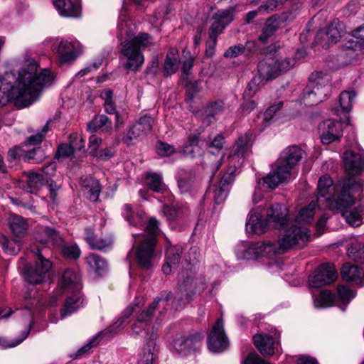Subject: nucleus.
<instances>
[{"instance_id":"nucleus-30","label":"nucleus","mask_w":364,"mask_h":364,"mask_svg":"<svg viewBox=\"0 0 364 364\" xmlns=\"http://www.w3.org/2000/svg\"><path fill=\"white\" fill-rule=\"evenodd\" d=\"M85 146L82 138L77 134H73L70 136V143L62 144L58 149V154L60 156L68 157L75 151H80Z\"/></svg>"},{"instance_id":"nucleus-10","label":"nucleus","mask_w":364,"mask_h":364,"mask_svg":"<svg viewBox=\"0 0 364 364\" xmlns=\"http://www.w3.org/2000/svg\"><path fill=\"white\" fill-rule=\"evenodd\" d=\"M154 119L147 115L141 117L136 124L132 125L123 138V142L132 146L141 137L146 136L152 129Z\"/></svg>"},{"instance_id":"nucleus-37","label":"nucleus","mask_w":364,"mask_h":364,"mask_svg":"<svg viewBox=\"0 0 364 364\" xmlns=\"http://www.w3.org/2000/svg\"><path fill=\"white\" fill-rule=\"evenodd\" d=\"M322 205L323 204L318 202L317 200L316 201H311L308 205L299 210L294 223L298 225L309 223L313 218L316 210Z\"/></svg>"},{"instance_id":"nucleus-51","label":"nucleus","mask_w":364,"mask_h":364,"mask_svg":"<svg viewBox=\"0 0 364 364\" xmlns=\"http://www.w3.org/2000/svg\"><path fill=\"white\" fill-rule=\"evenodd\" d=\"M334 299L333 295L327 290H323L314 299V305L317 308L331 306Z\"/></svg>"},{"instance_id":"nucleus-22","label":"nucleus","mask_w":364,"mask_h":364,"mask_svg":"<svg viewBox=\"0 0 364 364\" xmlns=\"http://www.w3.org/2000/svg\"><path fill=\"white\" fill-rule=\"evenodd\" d=\"M53 5L63 17L77 18L81 16V7L77 1L53 0Z\"/></svg>"},{"instance_id":"nucleus-9","label":"nucleus","mask_w":364,"mask_h":364,"mask_svg":"<svg viewBox=\"0 0 364 364\" xmlns=\"http://www.w3.org/2000/svg\"><path fill=\"white\" fill-rule=\"evenodd\" d=\"M274 244L269 240L262 242L246 243L240 245L237 250V256L239 259H255L259 257L275 255Z\"/></svg>"},{"instance_id":"nucleus-54","label":"nucleus","mask_w":364,"mask_h":364,"mask_svg":"<svg viewBox=\"0 0 364 364\" xmlns=\"http://www.w3.org/2000/svg\"><path fill=\"white\" fill-rule=\"evenodd\" d=\"M112 92H101V97L105 100V112L109 114H115L116 126H118L119 124V114L116 111V107L112 102Z\"/></svg>"},{"instance_id":"nucleus-62","label":"nucleus","mask_w":364,"mask_h":364,"mask_svg":"<svg viewBox=\"0 0 364 364\" xmlns=\"http://www.w3.org/2000/svg\"><path fill=\"white\" fill-rule=\"evenodd\" d=\"M318 92H303L301 100L306 106H313L319 104L322 100L317 97Z\"/></svg>"},{"instance_id":"nucleus-33","label":"nucleus","mask_w":364,"mask_h":364,"mask_svg":"<svg viewBox=\"0 0 364 364\" xmlns=\"http://www.w3.org/2000/svg\"><path fill=\"white\" fill-rule=\"evenodd\" d=\"M82 186L85 194L90 201L95 202L98 200L102 188L97 179L86 177L82 180Z\"/></svg>"},{"instance_id":"nucleus-52","label":"nucleus","mask_w":364,"mask_h":364,"mask_svg":"<svg viewBox=\"0 0 364 364\" xmlns=\"http://www.w3.org/2000/svg\"><path fill=\"white\" fill-rule=\"evenodd\" d=\"M349 257L358 262L364 261V245L353 242L350 244L347 250Z\"/></svg>"},{"instance_id":"nucleus-24","label":"nucleus","mask_w":364,"mask_h":364,"mask_svg":"<svg viewBox=\"0 0 364 364\" xmlns=\"http://www.w3.org/2000/svg\"><path fill=\"white\" fill-rule=\"evenodd\" d=\"M157 339V333H152L148 335L143 357L138 364H153V362L157 358L159 353Z\"/></svg>"},{"instance_id":"nucleus-11","label":"nucleus","mask_w":364,"mask_h":364,"mask_svg":"<svg viewBox=\"0 0 364 364\" xmlns=\"http://www.w3.org/2000/svg\"><path fill=\"white\" fill-rule=\"evenodd\" d=\"M288 171L279 164H277L266 176L257 182L258 188L263 191H269L276 188L279 184L287 181L290 178Z\"/></svg>"},{"instance_id":"nucleus-50","label":"nucleus","mask_w":364,"mask_h":364,"mask_svg":"<svg viewBox=\"0 0 364 364\" xmlns=\"http://www.w3.org/2000/svg\"><path fill=\"white\" fill-rule=\"evenodd\" d=\"M337 292L339 301L338 306L342 311H345L346 306L355 297V294L354 291L343 285L338 287Z\"/></svg>"},{"instance_id":"nucleus-45","label":"nucleus","mask_w":364,"mask_h":364,"mask_svg":"<svg viewBox=\"0 0 364 364\" xmlns=\"http://www.w3.org/2000/svg\"><path fill=\"white\" fill-rule=\"evenodd\" d=\"M223 107L224 104L222 101L210 104L200 115L203 124L209 125L215 116L223 110Z\"/></svg>"},{"instance_id":"nucleus-1","label":"nucleus","mask_w":364,"mask_h":364,"mask_svg":"<svg viewBox=\"0 0 364 364\" xmlns=\"http://www.w3.org/2000/svg\"><path fill=\"white\" fill-rule=\"evenodd\" d=\"M38 68L32 60L17 75L11 71L4 72L0 75V91H42L49 87L54 80L53 74L47 69L38 73Z\"/></svg>"},{"instance_id":"nucleus-28","label":"nucleus","mask_w":364,"mask_h":364,"mask_svg":"<svg viewBox=\"0 0 364 364\" xmlns=\"http://www.w3.org/2000/svg\"><path fill=\"white\" fill-rule=\"evenodd\" d=\"M203 338L200 333H195L188 336H178L173 342V347L178 353H183L193 349L194 346Z\"/></svg>"},{"instance_id":"nucleus-40","label":"nucleus","mask_w":364,"mask_h":364,"mask_svg":"<svg viewBox=\"0 0 364 364\" xmlns=\"http://www.w3.org/2000/svg\"><path fill=\"white\" fill-rule=\"evenodd\" d=\"M180 60L178 50L175 48H171L168 52L164 65V72L166 76L174 74L179 65Z\"/></svg>"},{"instance_id":"nucleus-4","label":"nucleus","mask_w":364,"mask_h":364,"mask_svg":"<svg viewBox=\"0 0 364 364\" xmlns=\"http://www.w3.org/2000/svg\"><path fill=\"white\" fill-rule=\"evenodd\" d=\"M152 45V38L145 33L122 41L120 44V59L123 61L124 68L132 71L140 68L144 62L141 50Z\"/></svg>"},{"instance_id":"nucleus-8","label":"nucleus","mask_w":364,"mask_h":364,"mask_svg":"<svg viewBox=\"0 0 364 364\" xmlns=\"http://www.w3.org/2000/svg\"><path fill=\"white\" fill-rule=\"evenodd\" d=\"M52 50L57 55L60 64L73 63L83 52L82 46L76 39L62 38L52 45Z\"/></svg>"},{"instance_id":"nucleus-48","label":"nucleus","mask_w":364,"mask_h":364,"mask_svg":"<svg viewBox=\"0 0 364 364\" xmlns=\"http://www.w3.org/2000/svg\"><path fill=\"white\" fill-rule=\"evenodd\" d=\"M309 81L311 89L321 90L325 88L328 84L329 76L321 72H314L309 75Z\"/></svg>"},{"instance_id":"nucleus-36","label":"nucleus","mask_w":364,"mask_h":364,"mask_svg":"<svg viewBox=\"0 0 364 364\" xmlns=\"http://www.w3.org/2000/svg\"><path fill=\"white\" fill-rule=\"evenodd\" d=\"M279 26V22L277 17L276 16L269 17L264 23L258 40L263 44L267 43L269 38L274 34Z\"/></svg>"},{"instance_id":"nucleus-5","label":"nucleus","mask_w":364,"mask_h":364,"mask_svg":"<svg viewBox=\"0 0 364 364\" xmlns=\"http://www.w3.org/2000/svg\"><path fill=\"white\" fill-rule=\"evenodd\" d=\"M287 212V222L283 228H278L284 230V234L279 235L277 242L274 244V255L282 254L294 247H303L309 240L310 235L306 228L299 226L296 223L289 221Z\"/></svg>"},{"instance_id":"nucleus-2","label":"nucleus","mask_w":364,"mask_h":364,"mask_svg":"<svg viewBox=\"0 0 364 364\" xmlns=\"http://www.w3.org/2000/svg\"><path fill=\"white\" fill-rule=\"evenodd\" d=\"M317 200L331 210L343 209L353 201V195L363 190V181L357 178L348 177L337 187L328 176H321L318 182Z\"/></svg>"},{"instance_id":"nucleus-38","label":"nucleus","mask_w":364,"mask_h":364,"mask_svg":"<svg viewBox=\"0 0 364 364\" xmlns=\"http://www.w3.org/2000/svg\"><path fill=\"white\" fill-rule=\"evenodd\" d=\"M341 37V32L333 23L328 26L326 30L321 29L318 31L315 37V43H318L326 39L328 43H336Z\"/></svg>"},{"instance_id":"nucleus-16","label":"nucleus","mask_w":364,"mask_h":364,"mask_svg":"<svg viewBox=\"0 0 364 364\" xmlns=\"http://www.w3.org/2000/svg\"><path fill=\"white\" fill-rule=\"evenodd\" d=\"M305 152L297 146H290L283 150L277 161L291 175L293 168L303 158Z\"/></svg>"},{"instance_id":"nucleus-46","label":"nucleus","mask_w":364,"mask_h":364,"mask_svg":"<svg viewBox=\"0 0 364 364\" xmlns=\"http://www.w3.org/2000/svg\"><path fill=\"white\" fill-rule=\"evenodd\" d=\"M361 31H364V28L360 27L354 30L349 38H346L344 47L348 50H361L363 48V41L362 40Z\"/></svg>"},{"instance_id":"nucleus-60","label":"nucleus","mask_w":364,"mask_h":364,"mask_svg":"<svg viewBox=\"0 0 364 364\" xmlns=\"http://www.w3.org/2000/svg\"><path fill=\"white\" fill-rule=\"evenodd\" d=\"M146 184L153 191L158 192L159 191V175L154 173H147Z\"/></svg>"},{"instance_id":"nucleus-19","label":"nucleus","mask_w":364,"mask_h":364,"mask_svg":"<svg viewBox=\"0 0 364 364\" xmlns=\"http://www.w3.org/2000/svg\"><path fill=\"white\" fill-rule=\"evenodd\" d=\"M279 338V335L275 332L274 335L257 334L254 336L253 341L255 346L262 355H272L278 345Z\"/></svg>"},{"instance_id":"nucleus-15","label":"nucleus","mask_w":364,"mask_h":364,"mask_svg":"<svg viewBox=\"0 0 364 364\" xmlns=\"http://www.w3.org/2000/svg\"><path fill=\"white\" fill-rule=\"evenodd\" d=\"M196 281L192 271L186 272V277L183 279L180 284L181 296L184 298L178 297L173 301V307L176 310L183 309L189 301L193 295L196 294Z\"/></svg>"},{"instance_id":"nucleus-26","label":"nucleus","mask_w":364,"mask_h":364,"mask_svg":"<svg viewBox=\"0 0 364 364\" xmlns=\"http://www.w3.org/2000/svg\"><path fill=\"white\" fill-rule=\"evenodd\" d=\"M213 22L210 28V34H215V37L232 21V12L228 10H221L215 13L213 16Z\"/></svg>"},{"instance_id":"nucleus-49","label":"nucleus","mask_w":364,"mask_h":364,"mask_svg":"<svg viewBox=\"0 0 364 364\" xmlns=\"http://www.w3.org/2000/svg\"><path fill=\"white\" fill-rule=\"evenodd\" d=\"M199 139L195 134H191L188 141L183 145V151L184 154L190 157H195L200 154V146H198Z\"/></svg>"},{"instance_id":"nucleus-34","label":"nucleus","mask_w":364,"mask_h":364,"mask_svg":"<svg viewBox=\"0 0 364 364\" xmlns=\"http://www.w3.org/2000/svg\"><path fill=\"white\" fill-rule=\"evenodd\" d=\"M164 215L168 220H178L189 213L188 208L186 205L181 203H174L171 205H164Z\"/></svg>"},{"instance_id":"nucleus-29","label":"nucleus","mask_w":364,"mask_h":364,"mask_svg":"<svg viewBox=\"0 0 364 364\" xmlns=\"http://www.w3.org/2000/svg\"><path fill=\"white\" fill-rule=\"evenodd\" d=\"M343 280L353 282L356 284H364V273L358 267L350 263L344 264L341 269Z\"/></svg>"},{"instance_id":"nucleus-63","label":"nucleus","mask_w":364,"mask_h":364,"mask_svg":"<svg viewBox=\"0 0 364 364\" xmlns=\"http://www.w3.org/2000/svg\"><path fill=\"white\" fill-rule=\"evenodd\" d=\"M296 63L294 58H286L283 60H277V68L278 69V75L282 73L289 70Z\"/></svg>"},{"instance_id":"nucleus-43","label":"nucleus","mask_w":364,"mask_h":364,"mask_svg":"<svg viewBox=\"0 0 364 364\" xmlns=\"http://www.w3.org/2000/svg\"><path fill=\"white\" fill-rule=\"evenodd\" d=\"M85 240L90 245L92 249L103 250L104 248L110 246L112 244L111 237L96 238L92 229H86Z\"/></svg>"},{"instance_id":"nucleus-53","label":"nucleus","mask_w":364,"mask_h":364,"mask_svg":"<svg viewBox=\"0 0 364 364\" xmlns=\"http://www.w3.org/2000/svg\"><path fill=\"white\" fill-rule=\"evenodd\" d=\"M0 245L4 251L9 255L17 254L21 248V245L17 241H10L4 235H0Z\"/></svg>"},{"instance_id":"nucleus-31","label":"nucleus","mask_w":364,"mask_h":364,"mask_svg":"<svg viewBox=\"0 0 364 364\" xmlns=\"http://www.w3.org/2000/svg\"><path fill=\"white\" fill-rule=\"evenodd\" d=\"M26 182L23 183L21 188L30 193H36L45 184L46 178L43 174L36 172L25 173Z\"/></svg>"},{"instance_id":"nucleus-42","label":"nucleus","mask_w":364,"mask_h":364,"mask_svg":"<svg viewBox=\"0 0 364 364\" xmlns=\"http://www.w3.org/2000/svg\"><path fill=\"white\" fill-rule=\"evenodd\" d=\"M9 225L16 237H21L26 232L28 224L26 220L17 215H11L9 219Z\"/></svg>"},{"instance_id":"nucleus-21","label":"nucleus","mask_w":364,"mask_h":364,"mask_svg":"<svg viewBox=\"0 0 364 364\" xmlns=\"http://www.w3.org/2000/svg\"><path fill=\"white\" fill-rule=\"evenodd\" d=\"M34 237L36 242L42 245H60L63 243L60 233L50 227H39Z\"/></svg>"},{"instance_id":"nucleus-64","label":"nucleus","mask_w":364,"mask_h":364,"mask_svg":"<svg viewBox=\"0 0 364 364\" xmlns=\"http://www.w3.org/2000/svg\"><path fill=\"white\" fill-rule=\"evenodd\" d=\"M8 160L13 161L17 159L23 158L24 159V149L22 146H15L8 151Z\"/></svg>"},{"instance_id":"nucleus-58","label":"nucleus","mask_w":364,"mask_h":364,"mask_svg":"<svg viewBox=\"0 0 364 364\" xmlns=\"http://www.w3.org/2000/svg\"><path fill=\"white\" fill-rule=\"evenodd\" d=\"M230 166L227 169L226 172L223 176L220 184L223 186L228 187L231 184L235 178V173L237 170V167L239 166L236 164H230Z\"/></svg>"},{"instance_id":"nucleus-56","label":"nucleus","mask_w":364,"mask_h":364,"mask_svg":"<svg viewBox=\"0 0 364 364\" xmlns=\"http://www.w3.org/2000/svg\"><path fill=\"white\" fill-rule=\"evenodd\" d=\"M356 97V92H341L340 105L343 110L349 112L353 106V101Z\"/></svg>"},{"instance_id":"nucleus-35","label":"nucleus","mask_w":364,"mask_h":364,"mask_svg":"<svg viewBox=\"0 0 364 364\" xmlns=\"http://www.w3.org/2000/svg\"><path fill=\"white\" fill-rule=\"evenodd\" d=\"M41 92H14L13 104L18 108H23L38 100Z\"/></svg>"},{"instance_id":"nucleus-13","label":"nucleus","mask_w":364,"mask_h":364,"mask_svg":"<svg viewBox=\"0 0 364 364\" xmlns=\"http://www.w3.org/2000/svg\"><path fill=\"white\" fill-rule=\"evenodd\" d=\"M337 272L335 266L331 263L320 265L309 279L311 287L318 288L335 282Z\"/></svg>"},{"instance_id":"nucleus-7","label":"nucleus","mask_w":364,"mask_h":364,"mask_svg":"<svg viewBox=\"0 0 364 364\" xmlns=\"http://www.w3.org/2000/svg\"><path fill=\"white\" fill-rule=\"evenodd\" d=\"M31 252L36 256V260L33 264L25 268L24 277L30 284H38L47 279L52 263L45 257L43 250L37 247Z\"/></svg>"},{"instance_id":"nucleus-23","label":"nucleus","mask_w":364,"mask_h":364,"mask_svg":"<svg viewBox=\"0 0 364 364\" xmlns=\"http://www.w3.org/2000/svg\"><path fill=\"white\" fill-rule=\"evenodd\" d=\"M356 193L353 195L352 203L343 209L336 210L342 213L346 221L352 226H359L363 221V216L364 215V205L360 203L356 205L354 208H351L350 206L355 203L354 198Z\"/></svg>"},{"instance_id":"nucleus-18","label":"nucleus","mask_w":364,"mask_h":364,"mask_svg":"<svg viewBox=\"0 0 364 364\" xmlns=\"http://www.w3.org/2000/svg\"><path fill=\"white\" fill-rule=\"evenodd\" d=\"M319 129L321 130V140L324 144H331L336 140L340 139L342 136V126L341 123L332 120H325L321 125Z\"/></svg>"},{"instance_id":"nucleus-55","label":"nucleus","mask_w":364,"mask_h":364,"mask_svg":"<svg viewBox=\"0 0 364 364\" xmlns=\"http://www.w3.org/2000/svg\"><path fill=\"white\" fill-rule=\"evenodd\" d=\"M43 151L38 147L28 151L24 150V160L30 163L38 164L43 161Z\"/></svg>"},{"instance_id":"nucleus-32","label":"nucleus","mask_w":364,"mask_h":364,"mask_svg":"<svg viewBox=\"0 0 364 364\" xmlns=\"http://www.w3.org/2000/svg\"><path fill=\"white\" fill-rule=\"evenodd\" d=\"M257 70L260 77H262V80L267 81L277 77L278 76L277 60L267 58L259 61L257 65Z\"/></svg>"},{"instance_id":"nucleus-6","label":"nucleus","mask_w":364,"mask_h":364,"mask_svg":"<svg viewBox=\"0 0 364 364\" xmlns=\"http://www.w3.org/2000/svg\"><path fill=\"white\" fill-rule=\"evenodd\" d=\"M157 224L158 221L156 218H151L149 219L145 227L148 237L140 243L136 249V261L142 269H149L153 265L156 256L155 247L157 242Z\"/></svg>"},{"instance_id":"nucleus-61","label":"nucleus","mask_w":364,"mask_h":364,"mask_svg":"<svg viewBox=\"0 0 364 364\" xmlns=\"http://www.w3.org/2000/svg\"><path fill=\"white\" fill-rule=\"evenodd\" d=\"M229 188L223 186L221 184H219L218 187H216L213 192H214V201L217 204H220L223 203L228 193Z\"/></svg>"},{"instance_id":"nucleus-14","label":"nucleus","mask_w":364,"mask_h":364,"mask_svg":"<svg viewBox=\"0 0 364 364\" xmlns=\"http://www.w3.org/2000/svg\"><path fill=\"white\" fill-rule=\"evenodd\" d=\"M228 346V340L224 331L223 321L222 318H219L208 338V347L212 352L221 353L227 349Z\"/></svg>"},{"instance_id":"nucleus-41","label":"nucleus","mask_w":364,"mask_h":364,"mask_svg":"<svg viewBox=\"0 0 364 364\" xmlns=\"http://www.w3.org/2000/svg\"><path fill=\"white\" fill-rule=\"evenodd\" d=\"M73 294L68 296L61 310V318H64L66 316L73 313L82 304V296L80 293H73Z\"/></svg>"},{"instance_id":"nucleus-27","label":"nucleus","mask_w":364,"mask_h":364,"mask_svg":"<svg viewBox=\"0 0 364 364\" xmlns=\"http://www.w3.org/2000/svg\"><path fill=\"white\" fill-rule=\"evenodd\" d=\"M183 249L180 245L169 247L166 250V262L162 267L164 274H169L176 269L180 262Z\"/></svg>"},{"instance_id":"nucleus-25","label":"nucleus","mask_w":364,"mask_h":364,"mask_svg":"<svg viewBox=\"0 0 364 364\" xmlns=\"http://www.w3.org/2000/svg\"><path fill=\"white\" fill-rule=\"evenodd\" d=\"M62 289L66 293H80L82 289L81 277L71 269L63 274Z\"/></svg>"},{"instance_id":"nucleus-57","label":"nucleus","mask_w":364,"mask_h":364,"mask_svg":"<svg viewBox=\"0 0 364 364\" xmlns=\"http://www.w3.org/2000/svg\"><path fill=\"white\" fill-rule=\"evenodd\" d=\"M48 123L49 121H48L47 123L44 125L41 132H38L34 135L28 136L23 145L28 144L31 146H36L40 144L42 142L43 138L45 137V133L47 132V131L48 130Z\"/></svg>"},{"instance_id":"nucleus-59","label":"nucleus","mask_w":364,"mask_h":364,"mask_svg":"<svg viewBox=\"0 0 364 364\" xmlns=\"http://www.w3.org/2000/svg\"><path fill=\"white\" fill-rule=\"evenodd\" d=\"M63 255L69 259H77L81 254V251L77 245L65 246L62 250Z\"/></svg>"},{"instance_id":"nucleus-39","label":"nucleus","mask_w":364,"mask_h":364,"mask_svg":"<svg viewBox=\"0 0 364 364\" xmlns=\"http://www.w3.org/2000/svg\"><path fill=\"white\" fill-rule=\"evenodd\" d=\"M179 174L178 183L182 193L191 192L198 187V182L193 173L181 170Z\"/></svg>"},{"instance_id":"nucleus-12","label":"nucleus","mask_w":364,"mask_h":364,"mask_svg":"<svg viewBox=\"0 0 364 364\" xmlns=\"http://www.w3.org/2000/svg\"><path fill=\"white\" fill-rule=\"evenodd\" d=\"M252 146L251 134H245L240 136L231 149L228 156L229 163L241 165L244 159L250 154Z\"/></svg>"},{"instance_id":"nucleus-3","label":"nucleus","mask_w":364,"mask_h":364,"mask_svg":"<svg viewBox=\"0 0 364 364\" xmlns=\"http://www.w3.org/2000/svg\"><path fill=\"white\" fill-rule=\"evenodd\" d=\"M287 208L276 203L270 206L259 205L251 210L246 223L248 233L262 234L268 228H281L287 222Z\"/></svg>"},{"instance_id":"nucleus-44","label":"nucleus","mask_w":364,"mask_h":364,"mask_svg":"<svg viewBox=\"0 0 364 364\" xmlns=\"http://www.w3.org/2000/svg\"><path fill=\"white\" fill-rule=\"evenodd\" d=\"M85 261L89 268L98 274H102L107 268V262L97 254L91 253L88 255Z\"/></svg>"},{"instance_id":"nucleus-17","label":"nucleus","mask_w":364,"mask_h":364,"mask_svg":"<svg viewBox=\"0 0 364 364\" xmlns=\"http://www.w3.org/2000/svg\"><path fill=\"white\" fill-rule=\"evenodd\" d=\"M343 161L346 172L352 178L364 170V154L362 152L346 151L343 154Z\"/></svg>"},{"instance_id":"nucleus-47","label":"nucleus","mask_w":364,"mask_h":364,"mask_svg":"<svg viewBox=\"0 0 364 364\" xmlns=\"http://www.w3.org/2000/svg\"><path fill=\"white\" fill-rule=\"evenodd\" d=\"M104 127L106 130L112 129V122L105 114L95 116L87 125V130L90 132H95Z\"/></svg>"},{"instance_id":"nucleus-20","label":"nucleus","mask_w":364,"mask_h":364,"mask_svg":"<svg viewBox=\"0 0 364 364\" xmlns=\"http://www.w3.org/2000/svg\"><path fill=\"white\" fill-rule=\"evenodd\" d=\"M159 298L156 297L149 305L146 310H142L137 316L136 321L133 323L132 329V332L138 335L141 333L145 326H147L154 316V312L159 306Z\"/></svg>"}]
</instances>
